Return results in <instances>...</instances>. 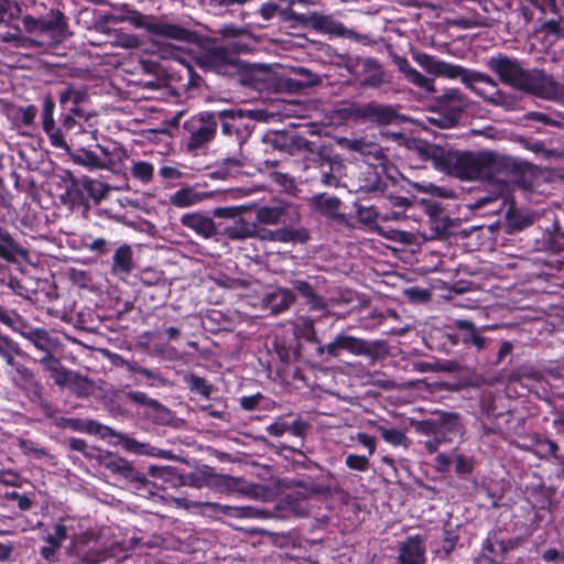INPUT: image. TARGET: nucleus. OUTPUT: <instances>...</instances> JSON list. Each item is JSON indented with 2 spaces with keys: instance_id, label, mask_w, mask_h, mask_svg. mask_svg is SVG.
I'll return each instance as SVG.
<instances>
[{
  "instance_id": "nucleus-49",
  "label": "nucleus",
  "mask_w": 564,
  "mask_h": 564,
  "mask_svg": "<svg viewBox=\"0 0 564 564\" xmlns=\"http://www.w3.org/2000/svg\"><path fill=\"white\" fill-rule=\"evenodd\" d=\"M184 382L192 392L199 394L206 399H209L214 391V387L212 383H209L205 378L199 377L195 373L186 375L184 377Z\"/></svg>"
},
{
  "instance_id": "nucleus-15",
  "label": "nucleus",
  "mask_w": 564,
  "mask_h": 564,
  "mask_svg": "<svg viewBox=\"0 0 564 564\" xmlns=\"http://www.w3.org/2000/svg\"><path fill=\"white\" fill-rule=\"evenodd\" d=\"M356 66L355 79L362 88L378 89L389 82L386 69L378 58L359 59Z\"/></svg>"
},
{
  "instance_id": "nucleus-36",
  "label": "nucleus",
  "mask_w": 564,
  "mask_h": 564,
  "mask_svg": "<svg viewBox=\"0 0 564 564\" xmlns=\"http://www.w3.org/2000/svg\"><path fill=\"white\" fill-rule=\"evenodd\" d=\"M306 22L314 30L324 34L343 35L346 32L345 25L332 15L313 12L307 17Z\"/></svg>"
},
{
  "instance_id": "nucleus-28",
  "label": "nucleus",
  "mask_w": 564,
  "mask_h": 564,
  "mask_svg": "<svg viewBox=\"0 0 564 564\" xmlns=\"http://www.w3.org/2000/svg\"><path fill=\"white\" fill-rule=\"evenodd\" d=\"M425 553L423 539L417 534L409 536L400 546L399 564H424Z\"/></svg>"
},
{
  "instance_id": "nucleus-22",
  "label": "nucleus",
  "mask_w": 564,
  "mask_h": 564,
  "mask_svg": "<svg viewBox=\"0 0 564 564\" xmlns=\"http://www.w3.org/2000/svg\"><path fill=\"white\" fill-rule=\"evenodd\" d=\"M292 291L302 300V303L312 312L322 314L328 313V304L326 299L318 293V285L307 280L295 279L291 281Z\"/></svg>"
},
{
  "instance_id": "nucleus-4",
  "label": "nucleus",
  "mask_w": 564,
  "mask_h": 564,
  "mask_svg": "<svg viewBox=\"0 0 564 564\" xmlns=\"http://www.w3.org/2000/svg\"><path fill=\"white\" fill-rule=\"evenodd\" d=\"M21 24L25 36L17 29L14 32H6L2 42H17L26 47L53 48L69 35L68 20L58 8H51L47 13L37 18L25 14L21 19Z\"/></svg>"
},
{
  "instance_id": "nucleus-11",
  "label": "nucleus",
  "mask_w": 564,
  "mask_h": 564,
  "mask_svg": "<svg viewBox=\"0 0 564 564\" xmlns=\"http://www.w3.org/2000/svg\"><path fill=\"white\" fill-rule=\"evenodd\" d=\"M216 34L227 40L224 46L227 47L232 56L237 57V55L248 54L256 50V37L243 26H238L234 23L224 24L216 31Z\"/></svg>"
},
{
  "instance_id": "nucleus-51",
  "label": "nucleus",
  "mask_w": 564,
  "mask_h": 564,
  "mask_svg": "<svg viewBox=\"0 0 564 564\" xmlns=\"http://www.w3.org/2000/svg\"><path fill=\"white\" fill-rule=\"evenodd\" d=\"M241 148L237 145L238 153L223 159L219 162V169L225 175L235 176L246 165V158L241 154Z\"/></svg>"
},
{
  "instance_id": "nucleus-38",
  "label": "nucleus",
  "mask_w": 564,
  "mask_h": 564,
  "mask_svg": "<svg viewBox=\"0 0 564 564\" xmlns=\"http://www.w3.org/2000/svg\"><path fill=\"white\" fill-rule=\"evenodd\" d=\"M302 152H307L305 158L306 166L319 170L323 165L327 164L337 153L332 147L321 145L316 147L314 142L310 141L308 149H302Z\"/></svg>"
},
{
  "instance_id": "nucleus-13",
  "label": "nucleus",
  "mask_w": 564,
  "mask_h": 564,
  "mask_svg": "<svg viewBox=\"0 0 564 564\" xmlns=\"http://www.w3.org/2000/svg\"><path fill=\"white\" fill-rule=\"evenodd\" d=\"M523 494L533 509L551 511L555 489L546 486L543 478L538 474L533 473L530 480L524 484Z\"/></svg>"
},
{
  "instance_id": "nucleus-37",
  "label": "nucleus",
  "mask_w": 564,
  "mask_h": 564,
  "mask_svg": "<svg viewBox=\"0 0 564 564\" xmlns=\"http://www.w3.org/2000/svg\"><path fill=\"white\" fill-rule=\"evenodd\" d=\"M295 300L296 295L292 290L280 288L265 296V304L276 315L288 311Z\"/></svg>"
},
{
  "instance_id": "nucleus-8",
  "label": "nucleus",
  "mask_w": 564,
  "mask_h": 564,
  "mask_svg": "<svg viewBox=\"0 0 564 564\" xmlns=\"http://www.w3.org/2000/svg\"><path fill=\"white\" fill-rule=\"evenodd\" d=\"M414 59L429 74L449 79L460 78L462 83L466 87L475 91L477 90L475 87L476 84H485L491 87H497L496 80L486 73L468 69L460 65L451 64L437 59L435 56L426 53L416 54Z\"/></svg>"
},
{
  "instance_id": "nucleus-48",
  "label": "nucleus",
  "mask_w": 564,
  "mask_h": 564,
  "mask_svg": "<svg viewBox=\"0 0 564 564\" xmlns=\"http://www.w3.org/2000/svg\"><path fill=\"white\" fill-rule=\"evenodd\" d=\"M296 487L302 489V491H297V494L303 497L328 495L330 492V486L328 484L311 478L296 481Z\"/></svg>"
},
{
  "instance_id": "nucleus-10",
  "label": "nucleus",
  "mask_w": 564,
  "mask_h": 564,
  "mask_svg": "<svg viewBox=\"0 0 564 564\" xmlns=\"http://www.w3.org/2000/svg\"><path fill=\"white\" fill-rule=\"evenodd\" d=\"M72 553L75 557L73 564H101L112 556L93 532L78 535L73 542Z\"/></svg>"
},
{
  "instance_id": "nucleus-34",
  "label": "nucleus",
  "mask_w": 564,
  "mask_h": 564,
  "mask_svg": "<svg viewBox=\"0 0 564 564\" xmlns=\"http://www.w3.org/2000/svg\"><path fill=\"white\" fill-rule=\"evenodd\" d=\"M273 149L284 151L291 155L302 152V149H308L310 141L303 137H293L285 133H274L272 137H267Z\"/></svg>"
},
{
  "instance_id": "nucleus-56",
  "label": "nucleus",
  "mask_w": 564,
  "mask_h": 564,
  "mask_svg": "<svg viewBox=\"0 0 564 564\" xmlns=\"http://www.w3.org/2000/svg\"><path fill=\"white\" fill-rule=\"evenodd\" d=\"M492 186L496 189L495 197H492V196L479 197L475 203L476 208H482L486 205L497 200L498 196H501V197L506 196L510 192L509 181H506V180H498L495 183H492Z\"/></svg>"
},
{
  "instance_id": "nucleus-29",
  "label": "nucleus",
  "mask_w": 564,
  "mask_h": 564,
  "mask_svg": "<svg viewBox=\"0 0 564 564\" xmlns=\"http://www.w3.org/2000/svg\"><path fill=\"white\" fill-rule=\"evenodd\" d=\"M294 75H305V79L297 77H281L278 82V88L289 94H299L305 88L315 86L319 83V77L305 67H299Z\"/></svg>"
},
{
  "instance_id": "nucleus-58",
  "label": "nucleus",
  "mask_w": 564,
  "mask_h": 564,
  "mask_svg": "<svg viewBox=\"0 0 564 564\" xmlns=\"http://www.w3.org/2000/svg\"><path fill=\"white\" fill-rule=\"evenodd\" d=\"M0 247L4 250L7 257H1L4 260L11 261L19 252V246L11 237L8 230L0 228Z\"/></svg>"
},
{
  "instance_id": "nucleus-40",
  "label": "nucleus",
  "mask_w": 564,
  "mask_h": 564,
  "mask_svg": "<svg viewBox=\"0 0 564 564\" xmlns=\"http://www.w3.org/2000/svg\"><path fill=\"white\" fill-rule=\"evenodd\" d=\"M549 13L552 17L543 20L538 31L555 40L564 37V6L558 7L555 12Z\"/></svg>"
},
{
  "instance_id": "nucleus-52",
  "label": "nucleus",
  "mask_w": 564,
  "mask_h": 564,
  "mask_svg": "<svg viewBox=\"0 0 564 564\" xmlns=\"http://www.w3.org/2000/svg\"><path fill=\"white\" fill-rule=\"evenodd\" d=\"M389 318L398 319L399 315L394 310L391 308L380 311L375 308L371 312H369L368 316L364 317V324L365 327L367 328H375L381 326L384 323V321Z\"/></svg>"
},
{
  "instance_id": "nucleus-12",
  "label": "nucleus",
  "mask_w": 564,
  "mask_h": 564,
  "mask_svg": "<svg viewBox=\"0 0 564 564\" xmlns=\"http://www.w3.org/2000/svg\"><path fill=\"white\" fill-rule=\"evenodd\" d=\"M350 112L357 120L378 126H389L398 119V112L391 105L378 104L376 101L354 105Z\"/></svg>"
},
{
  "instance_id": "nucleus-64",
  "label": "nucleus",
  "mask_w": 564,
  "mask_h": 564,
  "mask_svg": "<svg viewBox=\"0 0 564 564\" xmlns=\"http://www.w3.org/2000/svg\"><path fill=\"white\" fill-rule=\"evenodd\" d=\"M265 400L261 392L251 395H242L239 398V404L245 411H253L260 406V403Z\"/></svg>"
},
{
  "instance_id": "nucleus-26",
  "label": "nucleus",
  "mask_w": 564,
  "mask_h": 564,
  "mask_svg": "<svg viewBox=\"0 0 564 564\" xmlns=\"http://www.w3.org/2000/svg\"><path fill=\"white\" fill-rule=\"evenodd\" d=\"M256 236L261 237L262 239H267L270 241H278L284 243H305L310 240L311 236L306 228L304 227H281L274 230L271 229H258L256 231Z\"/></svg>"
},
{
  "instance_id": "nucleus-2",
  "label": "nucleus",
  "mask_w": 564,
  "mask_h": 564,
  "mask_svg": "<svg viewBox=\"0 0 564 564\" xmlns=\"http://www.w3.org/2000/svg\"><path fill=\"white\" fill-rule=\"evenodd\" d=\"M301 343V351L313 357H323L327 354L330 357H338L341 351H347L354 356L367 358L371 365L383 359L388 355V346L383 340H367L357 338L346 333L337 334L332 341L323 345L317 337L315 322L310 317H304L290 329Z\"/></svg>"
},
{
  "instance_id": "nucleus-21",
  "label": "nucleus",
  "mask_w": 564,
  "mask_h": 564,
  "mask_svg": "<svg viewBox=\"0 0 564 564\" xmlns=\"http://www.w3.org/2000/svg\"><path fill=\"white\" fill-rule=\"evenodd\" d=\"M55 100L51 95H46L43 98L42 104V129L48 137L51 145L64 151H69V145L65 140V135L62 133V129L57 128L54 120Z\"/></svg>"
},
{
  "instance_id": "nucleus-5",
  "label": "nucleus",
  "mask_w": 564,
  "mask_h": 564,
  "mask_svg": "<svg viewBox=\"0 0 564 564\" xmlns=\"http://www.w3.org/2000/svg\"><path fill=\"white\" fill-rule=\"evenodd\" d=\"M488 67L503 85L516 90L539 98H547L550 95L544 73L536 68H524L518 58L499 53L489 58Z\"/></svg>"
},
{
  "instance_id": "nucleus-6",
  "label": "nucleus",
  "mask_w": 564,
  "mask_h": 564,
  "mask_svg": "<svg viewBox=\"0 0 564 564\" xmlns=\"http://www.w3.org/2000/svg\"><path fill=\"white\" fill-rule=\"evenodd\" d=\"M415 431L429 437L424 447L429 453H435L444 443H452L455 438L463 436L464 425L458 413L440 412L430 419L419 421Z\"/></svg>"
},
{
  "instance_id": "nucleus-44",
  "label": "nucleus",
  "mask_w": 564,
  "mask_h": 564,
  "mask_svg": "<svg viewBox=\"0 0 564 564\" xmlns=\"http://www.w3.org/2000/svg\"><path fill=\"white\" fill-rule=\"evenodd\" d=\"M285 208L281 206H262L258 208L256 213V218L260 224L278 225L281 223H285Z\"/></svg>"
},
{
  "instance_id": "nucleus-17",
  "label": "nucleus",
  "mask_w": 564,
  "mask_h": 564,
  "mask_svg": "<svg viewBox=\"0 0 564 564\" xmlns=\"http://www.w3.org/2000/svg\"><path fill=\"white\" fill-rule=\"evenodd\" d=\"M108 193V186L96 178L84 176L79 180H72V186L68 194L73 197L74 202L88 203L93 200L99 203Z\"/></svg>"
},
{
  "instance_id": "nucleus-59",
  "label": "nucleus",
  "mask_w": 564,
  "mask_h": 564,
  "mask_svg": "<svg viewBox=\"0 0 564 564\" xmlns=\"http://www.w3.org/2000/svg\"><path fill=\"white\" fill-rule=\"evenodd\" d=\"M311 429V424L303 420L301 415L292 421L291 423L286 422V433L300 438H304Z\"/></svg>"
},
{
  "instance_id": "nucleus-24",
  "label": "nucleus",
  "mask_w": 564,
  "mask_h": 564,
  "mask_svg": "<svg viewBox=\"0 0 564 564\" xmlns=\"http://www.w3.org/2000/svg\"><path fill=\"white\" fill-rule=\"evenodd\" d=\"M149 34L195 44L200 39V33L186 29L182 25L159 21L155 19L154 24L149 26Z\"/></svg>"
},
{
  "instance_id": "nucleus-16",
  "label": "nucleus",
  "mask_w": 564,
  "mask_h": 564,
  "mask_svg": "<svg viewBox=\"0 0 564 564\" xmlns=\"http://www.w3.org/2000/svg\"><path fill=\"white\" fill-rule=\"evenodd\" d=\"M521 541L520 536L503 539L501 530L490 531L482 542V551L490 557L491 563L500 564L509 552L520 546Z\"/></svg>"
},
{
  "instance_id": "nucleus-50",
  "label": "nucleus",
  "mask_w": 564,
  "mask_h": 564,
  "mask_svg": "<svg viewBox=\"0 0 564 564\" xmlns=\"http://www.w3.org/2000/svg\"><path fill=\"white\" fill-rule=\"evenodd\" d=\"M155 15H145L139 10L129 11V15H116L115 20L119 22H129L137 29H143L149 33V26L154 24Z\"/></svg>"
},
{
  "instance_id": "nucleus-46",
  "label": "nucleus",
  "mask_w": 564,
  "mask_h": 564,
  "mask_svg": "<svg viewBox=\"0 0 564 564\" xmlns=\"http://www.w3.org/2000/svg\"><path fill=\"white\" fill-rule=\"evenodd\" d=\"M70 158L75 164L89 167L90 170H99L105 167L101 159L90 150L80 149L70 153Z\"/></svg>"
},
{
  "instance_id": "nucleus-1",
  "label": "nucleus",
  "mask_w": 564,
  "mask_h": 564,
  "mask_svg": "<svg viewBox=\"0 0 564 564\" xmlns=\"http://www.w3.org/2000/svg\"><path fill=\"white\" fill-rule=\"evenodd\" d=\"M256 118L257 111L240 108L202 111L184 122L183 148L195 155L204 152L215 139L218 127L224 138L232 140L240 148L250 138Z\"/></svg>"
},
{
  "instance_id": "nucleus-31",
  "label": "nucleus",
  "mask_w": 564,
  "mask_h": 564,
  "mask_svg": "<svg viewBox=\"0 0 564 564\" xmlns=\"http://www.w3.org/2000/svg\"><path fill=\"white\" fill-rule=\"evenodd\" d=\"M422 205L425 214L429 216V223L431 229L437 234H448V228L452 224L451 218L445 214V209L442 204L436 200H422Z\"/></svg>"
},
{
  "instance_id": "nucleus-47",
  "label": "nucleus",
  "mask_w": 564,
  "mask_h": 564,
  "mask_svg": "<svg viewBox=\"0 0 564 564\" xmlns=\"http://www.w3.org/2000/svg\"><path fill=\"white\" fill-rule=\"evenodd\" d=\"M377 431L380 433L382 440L388 444L403 447H408L410 444L409 437L400 429L389 427L386 425H378Z\"/></svg>"
},
{
  "instance_id": "nucleus-7",
  "label": "nucleus",
  "mask_w": 564,
  "mask_h": 564,
  "mask_svg": "<svg viewBox=\"0 0 564 564\" xmlns=\"http://www.w3.org/2000/svg\"><path fill=\"white\" fill-rule=\"evenodd\" d=\"M197 51L194 55L195 64L204 72L231 77L238 70L237 58L228 52L227 47L217 44L215 37L200 34L196 42Z\"/></svg>"
},
{
  "instance_id": "nucleus-30",
  "label": "nucleus",
  "mask_w": 564,
  "mask_h": 564,
  "mask_svg": "<svg viewBox=\"0 0 564 564\" xmlns=\"http://www.w3.org/2000/svg\"><path fill=\"white\" fill-rule=\"evenodd\" d=\"M181 224L205 239L212 238L217 234L213 218L202 213L184 214L181 217Z\"/></svg>"
},
{
  "instance_id": "nucleus-33",
  "label": "nucleus",
  "mask_w": 564,
  "mask_h": 564,
  "mask_svg": "<svg viewBox=\"0 0 564 564\" xmlns=\"http://www.w3.org/2000/svg\"><path fill=\"white\" fill-rule=\"evenodd\" d=\"M311 207L321 215L332 218L341 219L343 214L339 213L341 200L336 196H329L326 193L313 195L310 200Z\"/></svg>"
},
{
  "instance_id": "nucleus-42",
  "label": "nucleus",
  "mask_w": 564,
  "mask_h": 564,
  "mask_svg": "<svg viewBox=\"0 0 564 564\" xmlns=\"http://www.w3.org/2000/svg\"><path fill=\"white\" fill-rule=\"evenodd\" d=\"M356 215L358 220L365 225L376 224L378 219L387 221L390 219H399L401 217V213L399 212H390L382 215L373 206L362 205H357Z\"/></svg>"
},
{
  "instance_id": "nucleus-18",
  "label": "nucleus",
  "mask_w": 564,
  "mask_h": 564,
  "mask_svg": "<svg viewBox=\"0 0 564 564\" xmlns=\"http://www.w3.org/2000/svg\"><path fill=\"white\" fill-rule=\"evenodd\" d=\"M129 402L142 408V415L155 424H163L169 420L170 410L159 400L149 397L142 391H129L126 393Z\"/></svg>"
},
{
  "instance_id": "nucleus-53",
  "label": "nucleus",
  "mask_w": 564,
  "mask_h": 564,
  "mask_svg": "<svg viewBox=\"0 0 564 564\" xmlns=\"http://www.w3.org/2000/svg\"><path fill=\"white\" fill-rule=\"evenodd\" d=\"M130 172L133 178L148 184L153 180L154 166L150 162L137 161L132 163Z\"/></svg>"
},
{
  "instance_id": "nucleus-41",
  "label": "nucleus",
  "mask_w": 564,
  "mask_h": 564,
  "mask_svg": "<svg viewBox=\"0 0 564 564\" xmlns=\"http://www.w3.org/2000/svg\"><path fill=\"white\" fill-rule=\"evenodd\" d=\"M344 164L339 155H335L327 164L319 169L321 182L324 186L336 187L339 184V176Z\"/></svg>"
},
{
  "instance_id": "nucleus-39",
  "label": "nucleus",
  "mask_w": 564,
  "mask_h": 564,
  "mask_svg": "<svg viewBox=\"0 0 564 564\" xmlns=\"http://www.w3.org/2000/svg\"><path fill=\"white\" fill-rule=\"evenodd\" d=\"M459 527L452 528L449 524L443 527L441 544L433 551L436 556L442 560H447L456 549L460 535Z\"/></svg>"
},
{
  "instance_id": "nucleus-60",
  "label": "nucleus",
  "mask_w": 564,
  "mask_h": 564,
  "mask_svg": "<svg viewBox=\"0 0 564 564\" xmlns=\"http://www.w3.org/2000/svg\"><path fill=\"white\" fill-rule=\"evenodd\" d=\"M214 281L217 285L228 290L247 289L250 284L247 280L231 278L226 274H219Z\"/></svg>"
},
{
  "instance_id": "nucleus-23",
  "label": "nucleus",
  "mask_w": 564,
  "mask_h": 564,
  "mask_svg": "<svg viewBox=\"0 0 564 564\" xmlns=\"http://www.w3.org/2000/svg\"><path fill=\"white\" fill-rule=\"evenodd\" d=\"M272 348L283 364L296 361L303 354L301 351V343H299L296 335L290 329L282 330L274 335Z\"/></svg>"
},
{
  "instance_id": "nucleus-35",
  "label": "nucleus",
  "mask_w": 564,
  "mask_h": 564,
  "mask_svg": "<svg viewBox=\"0 0 564 564\" xmlns=\"http://www.w3.org/2000/svg\"><path fill=\"white\" fill-rule=\"evenodd\" d=\"M134 269L133 252L131 246L123 243L119 246L112 256L111 273L113 275L127 276Z\"/></svg>"
},
{
  "instance_id": "nucleus-63",
  "label": "nucleus",
  "mask_w": 564,
  "mask_h": 564,
  "mask_svg": "<svg viewBox=\"0 0 564 564\" xmlns=\"http://www.w3.org/2000/svg\"><path fill=\"white\" fill-rule=\"evenodd\" d=\"M67 539V528L63 523H56L53 528V533L45 538L48 544L61 547L63 542Z\"/></svg>"
},
{
  "instance_id": "nucleus-25",
  "label": "nucleus",
  "mask_w": 564,
  "mask_h": 564,
  "mask_svg": "<svg viewBox=\"0 0 564 564\" xmlns=\"http://www.w3.org/2000/svg\"><path fill=\"white\" fill-rule=\"evenodd\" d=\"M359 189L369 194H384L393 178L384 173V167L368 165L361 173Z\"/></svg>"
},
{
  "instance_id": "nucleus-27",
  "label": "nucleus",
  "mask_w": 564,
  "mask_h": 564,
  "mask_svg": "<svg viewBox=\"0 0 564 564\" xmlns=\"http://www.w3.org/2000/svg\"><path fill=\"white\" fill-rule=\"evenodd\" d=\"M238 70L230 78H237V80L246 87H250L256 90H262L265 87V76L268 75L263 68L257 67L245 63L239 57L237 58Z\"/></svg>"
},
{
  "instance_id": "nucleus-19",
  "label": "nucleus",
  "mask_w": 564,
  "mask_h": 564,
  "mask_svg": "<svg viewBox=\"0 0 564 564\" xmlns=\"http://www.w3.org/2000/svg\"><path fill=\"white\" fill-rule=\"evenodd\" d=\"M129 402L142 408V415L155 424H163L169 420L170 410L159 400L149 397L142 391H129L126 393Z\"/></svg>"
},
{
  "instance_id": "nucleus-55",
  "label": "nucleus",
  "mask_w": 564,
  "mask_h": 564,
  "mask_svg": "<svg viewBox=\"0 0 564 564\" xmlns=\"http://www.w3.org/2000/svg\"><path fill=\"white\" fill-rule=\"evenodd\" d=\"M231 512L232 517L237 518H249V519H265L269 517V512L265 510L258 509L251 506L240 507H227Z\"/></svg>"
},
{
  "instance_id": "nucleus-14",
  "label": "nucleus",
  "mask_w": 564,
  "mask_h": 564,
  "mask_svg": "<svg viewBox=\"0 0 564 564\" xmlns=\"http://www.w3.org/2000/svg\"><path fill=\"white\" fill-rule=\"evenodd\" d=\"M102 464L112 475L133 484L137 489L145 488L150 484L147 473L139 470L132 463L120 456L110 454L104 458Z\"/></svg>"
},
{
  "instance_id": "nucleus-20",
  "label": "nucleus",
  "mask_w": 564,
  "mask_h": 564,
  "mask_svg": "<svg viewBox=\"0 0 564 564\" xmlns=\"http://www.w3.org/2000/svg\"><path fill=\"white\" fill-rule=\"evenodd\" d=\"M129 402L142 408V415L155 424H163L169 420L170 410L159 400L149 397L142 391H129L126 393Z\"/></svg>"
},
{
  "instance_id": "nucleus-62",
  "label": "nucleus",
  "mask_w": 564,
  "mask_h": 564,
  "mask_svg": "<svg viewBox=\"0 0 564 564\" xmlns=\"http://www.w3.org/2000/svg\"><path fill=\"white\" fill-rule=\"evenodd\" d=\"M345 464L349 469L356 471H367L370 465L368 456L356 454H348Z\"/></svg>"
},
{
  "instance_id": "nucleus-45",
  "label": "nucleus",
  "mask_w": 564,
  "mask_h": 564,
  "mask_svg": "<svg viewBox=\"0 0 564 564\" xmlns=\"http://www.w3.org/2000/svg\"><path fill=\"white\" fill-rule=\"evenodd\" d=\"M256 224L248 223L243 219L236 221L232 226L226 228V235L230 240H243L249 237L256 236Z\"/></svg>"
},
{
  "instance_id": "nucleus-61",
  "label": "nucleus",
  "mask_w": 564,
  "mask_h": 564,
  "mask_svg": "<svg viewBox=\"0 0 564 564\" xmlns=\"http://www.w3.org/2000/svg\"><path fill=\"white\" fill-rule=\"evenodd\" d=\"M454 463L455 473L462 478L471 474L474 470V459L471 457L459 454L454 457Z\"/></svg>"
},
{
  "instance_id": "nucleus-43",
  "label": "nucleus",
  "mask_w": 564,
  "mask_h": 564,
  "mask_svg": "<svg viewBox=\"0 0 564 564\" xmlns=\"http://www.w3.org/2000/svg\"><path fill=\"white\" fill-rule=\"evenodd\" d=\"M203 194L191 186H185L170 196V204L178 208H187L202 202Z\"/></svg>"
},
{
  "instance_id": "nucleus-3",
  "label": "nucleus",
  "mask_w": 564,
  "mask_h": 564,
  "mask_svg": "<svg viewBox=\"0 0 564 564\" xmlns=\"http://www.w3.org/2000/svg\"><path fill=\"white\" fill-rule=\"evenodd\" d=\"M417 152L435 170L464 181L487 176L497 166L492 152L454 151L427 142L419 145Z\"/></svg>"
},
{
  "instance_id": "nucleus-57",
  "label": "nucleus",
  "mask_w": 564,
  "mask_h": 564,
  "mask_svg": "<svg viewBox=\"0 0 564 564\" xmlns=\"http://www.w3.org/2000/svg\"><path fill=\"white\" fill-rule=\"evenodd\" d=\"M499 165L507 172L513 174L514 176L524 175L531 167L530 163L513 158L503 159Z\"/></svg>"
},
{
  "instance_id": "nucleus-32",
  "label": "nucleus",
  "mask_w": 564,
  "mask_h": 564,
  "mask_svg": "<svg viewBox=\"0 0 564 564\" xmlns=\"http://www.w3.org/2000/svg\"><path fill=\"white\" fill-rule=\"evenodd\" d=\"M468 101L467 98H463L462 102H448V105H444L442 107H438L441 109V112L438 113L437 118H431V122L436 124L440 128H453L455 127L459 120L460 115L467 107Z\"/></svg>"
},
{
  "instance_id": "nucleus-54",
  "label": "nucleus",
  "mask_w": 564,
  "mask_h": 564,
  "mask_svg": "<svg viewBox=\"0 0 564 564\" xmlns=\"http://www.w3.org/2000/svg\"><path fill=\"white\" fill-rule=\"evenodd\" d=\"M533 446L534 452L541 457H556V453L558 451L556 442L542 436L533 438Z\"/></svg>"
},
{
  "instance_id": "nucleus-9",
  "label": "nucleus",
  "mask_w": 564,
  "mask_h": 564,
  "mask_svg": "<svg viewBox=\"0 0 564 564\" xmlns=\"http://www.w3.org/2000/svg\"><path fill=\"white\" fill-rule=\"evenodd\" d=\"M498 328L499 325L476 326L469 319H455L454 333L448 334V338L453 345L462 344L476 354H486L494 350L496 344V340L486 336V333Z\"/></svg>"
}]
</instances>
